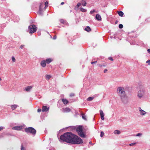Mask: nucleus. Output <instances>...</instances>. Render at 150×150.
<instances>
[{"mask_svg": "<svg viewBox=\"0 0 150 150\" xmlns=\"http://www.w3.org/2000/svg\"><path fill=\"white\" fill-rule=\"evenodd\" d=\"M45 61L47 63L49 64L52 61V59L50 58H48Z\"/></svg>", "mask_w": 150, "mask_h": 150, "instance_id": "nucleus-21", "label": "nucleus"}, {"mask_svg": "<svg viewBox=\"0 0 150 150\" xmlns=\"http://www.w3.org/2000/svg\"><path fill=\"white\" fill-rule=\"evenodd\" d=\"M3 129V127L1 126L0 127V131L1 130Z\"/></svg>", "mask_w": 150, "mask_h": 150, "instance_id": "nucleus-46", "label": "nucleus"}, {"mask_svg": "<svg viewBox=\"0 0 150 150\" xmlns=\"http://www.w3.org/2000/svg\"><path fill=\"white\" fill-rule=\"evenodd\" d=\"M18 105H12L11 106V109L13 110H15V109H16L18 107Z\"/></svg>", "mask_w": 150, "mask_h": 150, "instance_id": "nucleus-16", "label": "nucleus"}, {"mask_svg": "<svg viewBox=\"0 0 150 150\" xmlns=\"http://www.w3.org/2000/svg\"><path fill=\"white\" fill-rule=\"evenodd\" d=\"M25 131L27 133H30L34 136L35 135L36 133V130L31 127L26 128L25 129Z\"/></svg>", "mask_w": 150, "mask_h": 150, "instance_id": "nucleus-2", "label": "nucleus"}, {"mask_svg": "<svg viewBox=\"0 0 150 150\" xmlns=\"http://www.w3.org/2000/svg\"><path fill=\"white\" fill-rule=\"evenodd\" d=\"M62 101L64 104H67L68 103V100L65 99H62Z\"/></svg>", "mask_w": 150, "mask_h": 150, "instance_id": "nucleus-20", "label": "nucleus"}, {"mask_svg": "<svg viewBox=\"0 0 150 150\" xmlns=\"http://www.w3.org/2000/svg\"><path fill=\"white\" fill-rule=\"evenodd\" d=\"M104 135V133L103 132H101L100 133V136L101 137H102Z\"/></svg>", "mask_w": 150, "mask_h": 150, "instance_id": "nucleus-35", "label": "nucleus"}, {"mask_svg": "<svg viewBox=\"0 0 150 150\" xmlns=\"http://www.w3.org/2000/svg\"><path fill=\"white\" fill-rule=\"evenodd\" d=\"M142 135V134L141 133H138L137 134L136 136H138V137H140Z\"/></svg>", "mask_w": 150, "mask_h": 150, "instance_id": "nucleus-33", "label": "nucleus"}, {"mask_svg": "<svg viewBox=\"0 0 150 150\" xmlns=\"http://www.w3.org/2000/svg\"><path fill=\"white\" fill-rule=\"evenodd\" d=\"M21 150H25V148L23 147V145L22 144L21 146Z\"/></svg>", "mask_w": 150, "mask_h": 150, "instance_id": "nucleus-31", "label": "nucleus"}, {"mask_svg": "<svg viewBox=\"0 0 150 150\" xmlns=\"http://www.w3.org/2000/svg\"><path fill=\"white\" fill-rule=\"evenodd\" d=\"M46 62L45 61V60L42 61L41 62V63H40L42 67H45V66L46 65Z\"/></svg>", "mask_w": 150, "mask_h": 150, "instance_id": "nucleus-14", "label": "nucleus"}, {"mask_svg": "<svg viewBox=\"0 0 150 150\" xmlns=\"http://www.w3.org/2000/svg\"><path fill=\"white\" fill-rule=\"evenodd\" d=\"M95 19H101V17L99 14H97L95 17Z\"/></svg>", "mask_w": 150, "mask_h": 150, "instance_id": "nucleus-28", "label": "nucleus"}, {"mask_svg": "<svg viewBox=\"0 0 150 150\" xmlns=\"http://www.w3.org/2000/svg\"><path fill=\"white\" fill-rule=\"evenodd\" d=\"M144 90L143 89L140 90L138 91V96L139 98H142L144 93Z\"/></svg>", "mask_w": 150, "mask_h": 150, "instance_id": "nucleus-7", "label": "nucleus"}, {"mask_svg": "<svg viewBox=\"0 0 150 150\" xmlns=\"http://www.w3.org/2000/svg\"><path fill=\"white\" fill-rule=\"evenodd\" d=\"M139 111L140 112V115H145L146 112L145 111H144V110H143L141 108H139Z\"/></svg>", "mask_w": 150, "mask_h": 150, "instance_id": "nucleus-11", "label": "nucleus"}, {"mask_svg": "<svg viewBox=\"0 0 150 150\" xmlns=\"http://www.w3.org/2000/svg\"><path fill=\"white\" fill-rule=\"evenodd\" d=\"M13 62H15L16 61V59L14 56H12L11 58Z\"/></svg>", "mask_w": 150, "mask_h": 150, "instance_id": "nucleus-32", "label": "nucleus"}, {"mask_svg": "<svg viewBox=\"0 0 150 150\" xmlns=\"http://www.w3.org/2000/svg\"><path fill=\"white\" fill-rule=\"evenodd\" d=\"M81 115L82 118L85 120H87L86 116L83 113H82Z\"/></svg>", "mask_w": 150, "mask_h": 150, "instance_id": "nucleus-24", "label": "nucleus"}, {"mask_svg": "<svg viewBox=\"0 0 150 150\" xmlns=\"http://www.w3.org/2000/svg\"><path fill=\"white\" fill-rule=\"evenodd\" d=\"M94 98L93 97H90L87 99V100L88 101L92 100Z\"/></svg>", "mask_w": 150, "mask_h": 150, "instance_id": "nucleus-26", "label": "nucleus"}, {"mask_svg": "<svg viewBox=\"0 0 150 150\" xmlns=\"http://www.w3.org/2000/svg\"><path fill=\"white\" fill-rule=\"evenodd\" d=\"M109 59L111 61H113V59L112 57H109Z\"/></svg>", "mask_w": 150, "mask_h": 150, "instance_id": "nucleus-42", "label": "nucleus"}, {"mask_svg": "<svg viewBox=\"0 0 150 150\" xmlns=\"http://www.w3.org/2000/svg\"><path fill=\"white\" fill-rule=\"evenodd\" d=\"M22 126H17L13 127V129L14 130H20L22 129Z\"/></svg>", "mask_w": 150, "mask_h": 150, "instance_id": "nucleus-8", "label": "nucleus"}, {"mask_svg": "<svg viewBox=\"0 0 150 150\" xmlns=\"http://www.w3.org/2000/svg\"><path fill=\"white\" fill-rule=\"evenodd\" d=\"M117 93L120 97L124 95L125 94L124 88L122 87H119L117 88Z\"/></svg>", "mask_w": 150, "mask_h": 150, "instance_id": "nucleus-4", "label": "nucleus"}, {"mask_svg": "<svg viewBox=\"0 0 150 150\" xmlns=\"http://www.w3.org/2000/svg\"><path fill=\"white\" fill-rule=\"evenodd\" d=\"M81 5V4L80 3H78L77 5L75 7L74 9L75 10H78V7H79Z\"/></svg>", "mask_w": 150, "mask_h": 150, "instance_id": "nucleus-22", "label": "nucleus"}, {"mask_svg": "<svg viewBox=\"0 0 150 150\" xmlns=\"http://www.w3.org/2000/svg\"><path fill=\"white\" fill-rule=\"evenodd\" d=\"M80 10L83 12H85L87 11V10L83 8H81L80 9Z\"/></svg>", "mask_w": 150, "mask_h": 150, "instance_id": "nucleus-27", "label": "nucleus"}, {"mask_svg": "<svg viewBox=\"0 0 150 150\" xmlns=\"http://www.w3.org/2000/svg\"><path fill=\"white\" fill-rule=\"evenodd\" d=\"M41 109H38V112H40L41 111Z\"/></svg>", "mask_w": 150, "mask_h": 150, "instance_id": "nucleus-40", "label": "nucleus"}, {"mask_svg": "<svg viewBox=\"0 0 150 150\" xmlns=\"http://www.w3.org/2000/svg\"><path fill=\"white\" fill-rule=\"evenodd\" d=\"M147 51L150 54V49H148Z\"/></svg>", "mask_w": 150, "mask_h": 150, "instance_id": "nucleus-43", "label": "nucleus"}, {"mask_svg": "<svg viewBox=\"0 0 150 150\" xmlns=\"http://www.w3.org/2000/svg\"><path fill=\"white\" fill-rule=\"evenodd\" d=\"M48 4V2L47 1H46L45 2V5L46 6V5L47 4Z\"/></svg>", "mask_w": 150, "mask_h": 150, "instance_id": "nucleus-47", "label": "nucleus"}, {"mask_svg": "<svg viewBox=\"0 0 150 150\" xmlns=\"http://www.w3.org/2000/svg\"><path fill=\"white\" fill-rule=\"evenodd\" d=\"M38 13L40 16H42L43 14V11L42 9L41 8V6H40V8L39 9V10Z\"/></svg>", "mask_w": 150, "mask_h": 150, "instance_id": "nucleus-12", "label": "nucleus"}, {"mask_svg": "<svg viewBox=\"0 0 150 150\" xmlns=\"http://www.w3.org/2000/svg\"><path fill=\"white\" fill-rule=\"evenodd\" d=\"M108 70L107 69H105L104 71V73H105Z\"/></svg>", "mask_w": 150, "mask_h": 150, "instance_id": "nucleus-44", "label": "nucleus"}, {"mask_svg": "<svg viewBox=\"0 0 150 150\" xmlns=\"http://www.w3.org/2000/svg\"><path fill=\"white\" fill-rule=\"evenodd\" d=\"M32 88V87L31 86H28L25 88V90L27 92H29L30 91Z\"/></svg>", "mask_w": 150, "mask_h": 150, "instance_id": "nucleus-15", "label": "nucleus"}, {"mask_svg": "<svg viewBox=\"0 0 150 150\" xmlns=\"http://www.w3.org/2000/svg\"><path fill=\"white\" fill-rule=\"evenodd\" d=\"M89 143H90V144H91L92 143V142H89Z\"/></svg>", "mask_w": 150, "mask_h": 150, "instance_id": "nucleus-51", "label": "nucleus"}, {"mask_svg": "<svg viewBox=\"0 0 150 150\" xmlns=\"http://www.w3.org/2000/svg\"><path fill=\"white\" fill-rule=\"evenodd\" d=\"M146 63H149V65L150 64V60H148L146 62Z\"/></svg>", "mask_w": 150, "mask_h": 150, "instance_id": "nucleus-41", "label": "nucleus"}, {"mask_svg": "<svg viewBox=\"0 0 150 150\" xmlns=\"http://www.w3.org/2000/svg\"><path fill=\"white\" fill-rule=\"evenodd\" d=\"M96 11L95 10H92L90 12V14H93V13L95 12Z\"/></svg>", "mask_w": 150, "mask_h": 150, "instance_id": "nucleus-29", "label": "nucleus"}, {"mask_svg": "<svg viewBox=\"0 0 150 150\" xmlns=\"http://www.w3.org/2000/svg\"><path fill=\"white\" fill-rule=\"evenodd\" d=\"M85 30L88 32H89L91 30V29L89 26H87L85 29Z\"/></svg>", "mask_w": 150, "mask_h": 150, "instance_id": "nucleus-25", "label": "nucleus"}, {"mask_svg": "<svg viewBox=\"0 0 150 150\" xmlns=\"http://www.w3.org/2000/svg\"><path fill=\"white\" fill-rule=\"evenodd\" d=\"M97 62V61H95V62H91V64H94V63H96Z\"/></svg>", "mask_w": 150, "mask_h": 150, "instance_id": "nucleus-39", "label": "nucleus"}, {"mask_svg": "<svg viewBox=\"0 0 150 150\" xmlns=\"http://www.w3.org/2000/svg\"><path fill=\"white\" fill-rule=\"evenodd\" d=\"M122 102L124 104H126L128 102V98L126 94L120 97Z\"/></svg>", "mask_w": 150, "mask_h": 150, "instance_id": "nucleus-6", "label": "nucleus"}, {"mask_svg": "<svg viewBox=\"0 0 150 150\" xmlns=\"http://www.w3.org/2000/svg\"><path fill=\"white\" fill-rule=\"evenodd\" d=\"M64 4V2H62L61 4L62 5H63V4Z\"/></svg>", "mask_w": 150, "mask_h": 150, "instance_id": "nucleus-49", "label": "nucleus"}, {"mask_svg": "<svg viewBox=\"0 0 150 150\" xmlns=\"http://www.w3.org/2000/svg\"><path fill=\"white\" fill-rule=\"evenodd\" d=\"M100 114L101 116V118L102 120H103L104 119V114L102 110H100Z\"/></svg>", "mask_w": 150, "mask_h": 150, "instance_id": "nucleus-9", "label": "nucleus"}, {"mask_svg": "<svg viewBox=\"0 0 150 150\" xmlns=\"http://www.w3.org/2000/svg\"><path fill=\"white\" fill-rule=\"evenodd\" d=\"M136 144V143H134L130 144H129V145L130 146H133V145H135Z\"/></svg>", "mask_w": 150, "mask_h": 150, "instance_id": "nucleus-36", "label": "nucleus"}, {"mask_svg": "<svg viewBox=\"0 0 150 150\" xmlns=\"http://www.w3.org/2000/svg\"><path fill=\"white\" fill-rule=\"evenodd\" d=\"M56 36H55L53 38V39L54 40H55L56 39Z\"/></svg>", "mask_w": 150, "mask_h": 150, "instance_id": "nucleus-48", "label": "nucleus"}, {"mask_svg": "<svg viewBox=\"0 0 150 150\" xmlns=\"http://www.w3.org/2000/svg\"><path fill=\"white\" fill-rule=\"evenodd\" d=\"M81 4H82L83 6H85L86 4V3L85 0H82L81 1Z\"/></svg>", "mask_w": 150, "mask_h": 150, "instance_id": "nucleus-19", "label": "nucleus"}, {"mask_svg": "<svg viewBox=\"0 0 150 150\" xmlns=\"http://www.w3.org/2000/svg\"><path fill=\"white\" fill-rule=\"evenodd\" d=\"M37 29L36 26L33 24L31 25L28 27V30L30 33H33L35 32Z\"/></svg>", "mask_w": 150, "mask_h": 150, "instance_id": "nucleus-5", "label": "nucleus"}, {"mask_svg": "<svg viewBox=\"0 0 150 150\" xmlns=\"http://www.w3.org/2000/svg\"><path fill=\"white\" fill-rule=\"evenodd\" d=\"M99 66L100 67H102L103 66V67L105 66V65H103L100 64H99Z\"/></svg>", "mask_w": 150, "mask_h": 150, "instance_id": "nucleus-38", "label": "nucleus"}, {"mask_svg": "<svg viewBox=\"0 0 150 150\" xmlns=\"http://www.w3.org/2000/svg\"><path fill=\"white\" fill-rule=\"evenodd\" d=\"M119 27L120 28H123V25L122 24H120L119 25Z\"/></svg>", "mask_w": 150, "mask_h": 150, "instance_id": "nucleus-34", "label": "nucleus"}, {"mask_svg": "<svg viewBox=\"0 0 150 150\" xmlns=\"http://www.w3.org/2000/svg\"><path fill=\"white\" fill-rule=\"evenodd\" d=\"M97 20L99 21H101V19H97Z\"/></svg>", "mask_w": 150, "mask_h": 150, "instance_id": "nucleus-50", "label": "nucleus"}, {"mask_svg": "<svg viewBox=\"0 0 150 150\" xmlns=\"http://www.w3.org/2000/svg\"><path fill=\"white\" fill-rule=\"evenodd\" d=\"M76 130L78 133V135L81 137L84 138L85 137V135L83 132L82 127L81 126H79L76 128Z\"/></svg>", "mask_w": 150, "mask_h": 150, "instance_id": "nucleus-3", "label": "nucleus"}, {"mask_svg": "<svg viewBox=\"0 0 150 150\" xmlns=\"http://www.w3.org/2000/svg\"><path fill=\"white\" fill-rule=\"evenodd\" d=\"M51 78V76L50 75H47L46 76V79H49Z\"/></svg>", "mask_w": 150, "mask_h": 150, "instance_id": "nucleus-30", "label": "nucleus"}, {"mask_svg": "<svg viewBox=\"0 0 150 150\" xmlns=\"http://www.w3.org/2000/svg\"><path fill=\"white\" fill-rule=\"evenodd\" d=\"M74 96V93H71L70 94V96Z\"/></svg>", "mask_w": 150, "mask_h": 150, "instance_id": "nucleus-45", "label": "nucleus"}, {"mask_svg": "<svg viewBox=\"0 0 150 150\" xmlns=\"http://www.w3.org/2000/svg\"><path fill=\"white\" fill-rule=\"evenodd\" d=\"M114 133L115 134H119L121 133V132L120 130H116L114 131Z\"/></svg>", "mask_w": 150, "mask_h": 150, "instance_id": "nucleus-17", "label": "nucleus"}, {"mask_svg": "<svg viewBox=\"0 0 150 150\" xmlns=\"http://www.w3.org/2000/svg\"><path fill=\"white\" fill-rule=\"evenodd\" d=\"M59 21L60 23L63 24H65L66 25H67L68 23L66 22L64 20V19H60Z\"/></svg>", "mask_w": 150, "mask_h": 150, "instance_id": "nucleus-18", "label": "nucleus"}, {"mask_svg": "<svg viewBox=\"0 0 150 150\" xmlns=\"http://www.w3.org/2000/svg\"><path fill=\"white\" fill-rule=\"evenodd\" d=\"M49 108H47L46 106H44L42 108V112H47L49 110Z\"/></svg>", "mask_w": 150, "mask_h": 150, "instance_id": "nucleus-10", "label": "nucleus"}, {"mask_svg": "<svg viewBox=\"0 0 150 150\" xmlns=\"http://www.w3.org/2000/svg\"><path fill=\"white\" fill-rule=\"evenodd\" d=\"M117 22H118V21H117H117H116L115 22V23H117Z\"/></svg>", "mask_w": 150, "mask_h": 150, "instance_id": "nucleus-52", "label": "nucleus"}, {"mask_svg": "<svg viewBox=\"0 0 150 150\" xmlns=\"http://www.w3.org/2000/svg\"><path fill=\"white\" fill-rule=\"evenodd\" d=\"M59 141L61 142H66L73 144H79L83 143L82 140L77 136L71 132H67L60 136Z\"/></svg>", "mask_w": 150, "mask_h": 150, "instance_id": "nucleus-1", "label": "nucleus"}, {"mask_svg": "<svg viewBox=\"0 0 150 150\" xmlns=\"http://www.w3.org/2000/svg\"><path fill=\"white\" fill-rule=\"evenodd\" d=\"M24 46H25V45H21L20 46V47L21 49H22L23 48V47Z\"/></svg>", "mask_w": 150, "mask_h": 150, "instance_id": "nucleus-37", "label": "nucleus"}, {"mask_svg": "<svg viewBox=\"0 0 150 150\" xmlns=\"http://www.w3.org/2000/svg\"><path fill=\"white\" fill-rule=\"evenodd\" d=\"M117 12L119 16L121 17L123 16L124 14V13L123 12L121 11H117Z\"/></svg>", "mask_w": 150, "mask_h": 150, "instance_id": "nucleus-23", "label": "nucleus"}, {"mask_svg": "<svg viewBox=\"0 0 150 150\" xmlns=\"http://www.w3.org/2000/svg\"><path fill=\"white\" fill-rule=\"evenodd\" d=\"M70 110V109L69 108H65L63 109V111L64 112H69Z\"/></svg>", "mask_w": 150, "mask_h": 150, "instance_id": "nucleus-13", "label": "nucleus"}, {"mask_svg": "<svg viewBox=\"0 0 150 150\" xmlns=\"http://www.w3.org/2000/svg\"><path fill=\"white\" fill-rule=\"evenodd\" d=\"M117 22H118V21H117H117H116L115 22V23H117Z\"/></svg>", "mask_w": 150, "mask_h": 150, "instance_id": "nucleus-53", "label": "nucleus"}]
</instances>
